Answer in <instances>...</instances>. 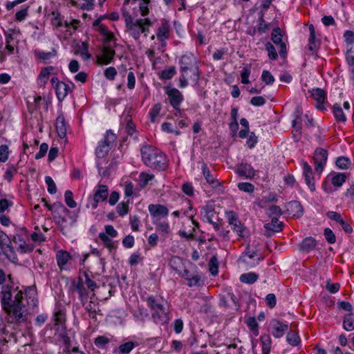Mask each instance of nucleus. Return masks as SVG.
Returning <instances> with one entry per match:
<instances>
[{
	"mask_svg": "<svg viewBox=\"0 0 354 354\" xmlns=\"http://www.w3.org/2000/svg\"><path fill=\"white\" fill-rule=\"evenodd\" d=\"M6 281L5 272L0 269V285H3L0 291V302L3 310L12 320H8V323L26 322L27 313L26 306L23 302L24 292L15 287L12 282L3 284Z\"/></svg>",
	"mask_w": 354,
	"mask_h": 354,
	"instance_id": "obj_1",
	"label": "nucleus"
},
{
	"mask_svg": "<svg viewBox=\"0 0 354 354\" xmlns=\"http://www.w3.org/2000/svg\"><path fill=\"white\" fill-rule=\"evenodd\" d=\"M141 156L144 164L153 169L162 171L167 167L168 160L166 155L154 147L143 146L141 148Z\"/></svg>",
	"mask_w": 354,
	"mask_h": 354,
	"instance_id": "obj_2",
	"label": "nucleus"
},
{
	"mask_svg": "<svg viewBox=\"0 0 354 354\" xmlns=\"http://www.w3.org/2000/svg\"><path fill=\"white\" fill-rule=\"evenodd\" d=\"M127 32L132 37L136 42L140 43L139 39L141 34L145 37L148 36L149 28L152 25L151 21L147 19H133L129 13H124Z\"/></svg>",
	"mask_w": 354,
	"mask_h": 354,
	"instance_id": "obj_3",
	"label": "nucleus"
},
{
	"mask_svg": "<svg viewBox=\"0 0 354 354\" xmlns=\"http://www.w3.org/2000/svg\"><path fill=\"white\" fill-rule=\"evenodd\" d=\"M180 71L182 74L189 76L194 84L199 82L201 71L199 68L197 58L192 53H187L179 59Z\"/></svg>",
	"mask_w": 354,
	"mask_h": 354,
	"instance_id": "obj_4",
	"label": "nucleus"
},
{
	"mask_svg": "<svg viewBox=\"0 0 354 354\" xmlns=\"http://www.w3.org/2000/svg\"><path fill=\"white\" fill-rule=\"evenodd\" d=\"M115 140V134H114L111 130H107L104 134V139L98 142L95 149V153L97 159L99 160L107 156Z\"/></svg>",
	"mask_w": 354,
	"mask_h": 354,
	"instance_id": "obj_5",
	"label": "nucleus"
},
{
	"mask_svg": "<svg viewBox=\"0 0 354 354\" xmlns=\"http://www.w3.org/2000/svg\"><path fill=\"white\" fill-rule=\"evenodd\" d=\"M194 268L191 270L187 268L179 275L187 281V286L189 287L200 286L203 283L202 272H199L196 266Z\"/></svg>",
	"mask_w": 354,
	"mask_h": 354,
	"instance_id": "obj_6",
	"label": "nucleus"
},
{
	"mask_svg": "<svg viewBox=\"0 0 354 354\" xmlns=\"http://www.w3.org/2000/svg\"><path fill=\"white\" fill-rule=\"evenodd\" d=\"M109 190L105 185H97L93 189V197L89 204L86 205L88 207L91 205L92 209H95L97 207L98 203L107 200L109 196Z\"/></svg>",
	"mask_w": 354,
	"mask_h": 354,
	"instance_id": "obj_7",
	"label": "nucleus"
},
{
	"mask_svg": "<svg viewBox=\"0 0 354 354\" xmlns=\"http://www.w3.org/2000/svg\"><path fill=\"white\" fill-rule=\"evenodd\" d=\"M51 83L55 89L57 97L59 101L64 100L68 93L75 86L73 83L71 82V85L67 84L64 82L59 81L57 77H53L51 79Z\"/></svg>",
	"mask_w": 354,
	"mask_h": 354,
	"instance_id": "obj_8",
	"label": "nucleus"
},
{
	"mask_svg": "<svg viewBox=\"0 0 354 354\" xmlns=\"http://www.w3.org/2000/svg\"><path fill=\"white\" fill-rule=\"evenodd\" d=\"M165 89L171 106L176 111L180 112V106L183 101V95L181 92L176 88L169 86H166Z\"/></svg>",
	"mask_w": 354,
	"mask_h": 354,
	"instance_id": "obj_9",
	"label": "nucleus"
},
{
	"mask_svg": "<svg viewBox=\"0 0 354 354\" xmlns=\"http://www.w3.org/2000/svg\"><path fill=\"white\" fill-rule=\"evenodd\" d=\"M328 151L323 148H317L314 153V162L315 171L321 174L326 164Z\"/></svg>",
	"mask_w": 354,
	"mask_h": 354,
	"instance_id": "obj_10",
	"label": "nucleus"
},
{
	"mask_svg": "<svg viewBox=\"0 0 354 354\" xmlns=\"http://www.w3.org/2000/svg\"><path fill=\"white\" fill-rule=\"evenodd\" d=\"M148 210L153 221L165 218L169 214V209L167 207L160 204H151L148 206Z\"/></svg>",
	"mask_w": 354,
	"mask_h": 354,
	"instance_id": "obj_11",
	"label": "nucleus"
},
{
	"mask_svg": "<svg viewBox=\"0 0 354 354\" xmlns=\"http://www.w3.org/2000/svg\"><path fill=\"white\" fill-rule=\"evenodd\" d=\"M200 214L203 221L212 223L216 214L214 201L212 200L207 201L205 205L201 207Z\"/></svg>",
	"mask_w": 354,
	"mask_h": 354,
	"instance_id": "obj_12",
	"label": "nucleus"
},
{
	"mask_svg": "<svg viewBox=\"0 0 354 354\" xmlns=\"http://www.w3.org/2000/svg\"><path fill=\"white\" fill-rule=\"evenodd\" d=\"M270 327L272 335L276 338L283 337L285 332L288 329V324L281 322L276 319L270 321Z\"/></svg>",
	"mask_w": 354,
	"mask_h": 354,
	"instance_id": "obj_13",
	"label": "nucleus"
},
{
	"mask_svg": "<svg viewBox=\"0 0 354 354\" xmlns=\"http://www.w3.org/2000/svg\"><path fill=\"white\" fill-rule=\"evenodd\" d=\"M326 215L327 218L339 223L346 233L351 234L353 232V227L347 221H344L341 214L334 211H329Z\"/></svg>",
	"mask_w": 354,
	"mask_h": 354,
	"instance_id": "obj_14",
	"label": "nucleus"
},
{
	"mask_svg": "<svg viewBox=\"0 0 354 354\" xmlns=\"http://www.w3.org/2000/svg\"><path fill=\"white\" fill-rule=\"evenodd\" d=\"M282 33L279 28H276L272 30L271 39L276 45H279V55L281 57H285L287 55L286 45L282 41Z\"/></svg>",
	"mask_w": 354,
	"mask_h": 354,
	"instance_id": "obj_15",
	"label": "nucleus"
},
{
	"mask_svg": "<svg viewBox=\"0 0 354 354\" xmlns=\"http://www.w3.org/2000/svg\"><path fill=\"white\" fill-rule=\"evenodd\" d=\"M115 55L114 47L104 46L102 48V55L97 57V63L100 65H107L113 61Z\"/></svg>",
	"mask_w": 354,
	"mask_h": 354,
	"instance_id": "obj_16",
	"label": "nucleus"
},
{
	"mask_svg": "<svg viewBox=\"0 0 354 354\" xmlns=\"http://www.w3.org/2000/svg\"><path fill=\"white\" fill-rule=\"evenodd\" d=\"M72 285L75 290L78 293L79 299L81 301V303L83 305H84L88 297V292L87 289L84 287L82 279L80 277H79L77 281H73Z\"/></svg>",
	"mask_w": 354,
	"mask_h": 354,
	"instance_id": "obj_17",
	"label": "nucleus"
},
{
	"mask_svg": "<svg viewBox=\"0 0 354 354\" xmlns=\"http://www.w3.org/2000/svg\"><path fill=\"white\" fill-rule=\"evenodd\" d=\"M303 175L305 178L306 184L308 185L310 191L315 190V179L313 176V170L311 167L308 164L307 162H301Z\"/></svg>",
	"mask_w": 354,
	"mask_h": 354,
	"instance_id": "obj_18",
	"label": "nucleus"
},
{
	"mask_svg": "<svg viewBox=\"0 0 354 354\" xmlns=\"http://www.w3.org/2000/svg\"><path fill=\"white\" fill-rule=\"evenodd\" d=\"M153 321L160 325H164L169 322V315L165 305L161 306L158 310H155L151 314Z\"/></svg>",
	"mask_w": 354,
	"mask_h": 354,
	"instance_id": "obj_19",
	"label": "nucleus"
},
{
	"mask_svg": "<svg viewBox=\"0 0 354 354\" xmlns=\"http://www.w3.org/2000/svg\"><path fill=\"white\" fill-rule=\"evenodd\" d=\"M186 263L187 261L185 259L177 256L172 257L169 260V266L178 275L187 268Z\"/></svg>",
	"mask_w": 354,
	"mask_h": 354,
	"instance_id": "obj_20",
	"label": "nucleus"
},
{
	"mask_svg": "<svg viewBox=\"0 0 354 354\" xmlns=\"http://www.w3.org/2000/svg\"><path fill=\"white\" fill-rule=\"evenodd\" d=\"M236 171L239 176H244L246 178L252 179L255 176V170L251 165L248 163L242 162L237 165Z\"/></svg>",
	"mask_w": 354,
	"mask_h": 354,
	"instance_id": "obj_21",
	"label": "nucleus"
},
{
	"mask_svg": "<svg viewBox=\"0 0 354 354\" xmlns=\"http://www.w3.org/2000/svg\"><path fill=\"white\" fill-rule=\"evenodd\" d=\"M311 97L317 102V108L318 109H324V102L326 98V93L320 88H313L310 91Z\"/></svg>",
	"mask_w": 354,
	"mask_h": 354,
	"instance_id": "obj_22",
	"label": "nucleus"
},
{
	"mask_svg": "<svg viewBox=\"0 0 354 354\" xmlns=\"http://www.w3.org/2000/svg\"><path fill=\"white\" fill-rule=\"evenodd\" d=\"M170 25L167 21H162L159 26L156 36L159 41H166L169 38Z\"/></svg>",
	"mask_w": 354,
	"mask_h": 354,
	"instance_id": "obj_23",
	"label": "nucleus"
},
{
	"mask_svg": "<svg viewBox=\"0 0 354 354\" xmlns=\"http://www.w3.org/2000/svg\"><path fill=\"white\" fill-rule=\"evenodd\" d=\"M286 209L289 214L294 216H301L303 208L301 203L297 201H292L286 205Z\"/></svg>",
	"mask_w": 354,
	"mask_h": 354,
	"instance_id": "obj_24",
	"label": "nucleus"
},
{
	"mask_svg": "<svg viewBox=\"0 0 354 354\" xmlns=\"http://www.w3.org/2000/svg\"><path fill=\"white\" fill-rule=\"evenodd\" d=\"M202 170L203 176L207 181V183H209L211 187L214 189H218L221 187V183L216 179L213 177L212 174L210 173V171L209 170L207 165L205 163L202 165Z\"/></svg>",
	"mask_w": 354,
	"mask_h": 354,
	"instance_id": "obj_25",
	"label": "nucleus"
},
{
	"mask_svg": "<svg viewBox=\"0 0 354 354\" xmlns=\"http://www.w3.org/2000/svg\"><path fill=\"white\" fill-rule=\"evenodd\" d=\"M57 133L60 138H64L66 136V124L64 115L59 114L55 121Z\"/></svg>",
	"mask_w": 354,
	"mask_h": 354,
	"instance_id": "obj_26",
	"label": "nucleus"
},
{
	"mask_svg": "<svg viewBox=\"0 0 354 354\" xmlns=\"http://www.w3.org/2000/svg\"><path fill=\"white\" fill-rule=\"evenodd\" d=\"M142 299L147 303L148 306L153 310H158L164 305L162 299H158L153 296H148L147 297H142Z\"/></svg>",
	"mask_w": 354,
	"mask_h": 354,
	"instance_id": "obj_27",
	"label": "nucleus"
},
{
	"mask_svg": "<svg viewBox=\"0 0 354 354\" xmlns=\"http://www.w3.org/2000/svg\"><path fill=\"white\" fill-rule=\"evenodd\" d=\"M71 256L69 252L64 250H59L56 254V260L59 268H62L71 259Z\"/></svg>",
	"mask_w": 354,
	"mask_h": 354,
	"instance_id": "obj_28",
	"label": "nucleus"
},
{
	"mask_svg": "<svg viewBox=\"0 0 354 354\" xmlns=\"http://www.w3.org/2000/svg\"><path fill=\"white\" fill-rule=\"evenodd\" d=\"M138 344L133 342L129 341L120 344L118 347L113 350V353L119 351L121 354H129Z\"/></svg>",
	"mask_w": 354,
	"mask_h": 354,
	"instance_id": "obj_29",
	"label": "nucleus"
},
{
	"mask_svg": "<svg viewBox=\"0 0 354 354\" xmlns=\"http://www.w3.org/2000/svg\"><path fill=\"white\" fill-rule=\"evenodd\" d=\"M316 245V241L313 237H306L299 245L300 250L304 252H308L312 250Z\"/></svg>",
	"mask_w": 354,
	"mask_h": 354,
	"instance_id": "obj_30",
	"label": "nucleus"
},
{
	"mask_svg": "<svg viewBox=\"0 0 354 354\" xmlns=\"http://www.w3.org/2000/svg\"><path fill=\"white\" fill-rule=\"evenodd\" d=\"M282 222L279 221L278 218H272L271 222L266 223L264 227L268 230L279 232L282 230Z\"/></svg>",
	"mask_w": 354,
	"mask_h": 354,
	"instance_id": "obj_31",
	"label": "nucleus"
},
{
	"mask_svg": "<svg viewBox=\"0 0 354 354\" xmlns=\"http://www.w3.org/2000/svg\"><path fill=\"white\" fill-rule=\"evenodd\" d=\"M42 201L45 203L46 208L52 212L55 213L56 211L64 213L68 212V209L62 203H55L53 205H50L45 199L43 198Z\"/></svg>",
	"mask_w": 354,
	"mask_h": 354,
	"instance_id": "obj_32",
	"label": "nucleus"
},
{
	"mask_svg": "<svg viewBox=\"0 0 354 354\" xmlns=\"http://www.w3.org/2000/svg\"><path fill=\"white\" fill-rule=\"evenodd\" d=\"M154 178V175L147 172H141L138 177V185L141 188L146 187Z\"/></svg>",
	"mask_w": 354,
	"mask_h": 354,
	"instance_id": "obj_33",
	"label": "nucleus"
},
{
	"mask_svg": "<svg viewBox=\"0 0 354 354\" xmlns=\"http://www.w3.org/2000/svg\"><path fill=\"white\" fill-rule=\"evenodd\" d=\"M261 342L262 344V354H270L272 344L270 337L268 335H263L261 336Z\"/></svg>",
	"mask_w": 354,
	"mask_h": 354,
	"instance_id": "obj_34",
	"label": "nucleus"
},
{
	"mask_svg": "<svg viewBox=\"0 0 354 354\" xmlns=\"http://www.w3.org/2000/svg\"><path fill=\"white\" fill-rule=\"evenodd\" d=\"M52 69L53 67H46L41 71L37 80L40 86H44L47 83Z\"/></svg>",
	"mask_w": 354,
	"mask_h": 354,
	"instance_id": "obj_35",
	"label": "nucleus"
},
{
	"mask_svg": "<svg viewBox=\"0 0 354 354\" xmlns=\"http://www.w3.org/2000/svg\"><path fill=\"white\" fill-rule=\"evenodd\" d=\"M343 328L347 331L354 329V314L351 313L346 315L343 320Z\"/></svg>",
	"mask_w": 354,
	"mask_h": 354,
	"instance_id": "obj_36",
	"label": "nucleus"
},
{
	"mask_svg": "<svg viewBox=\"0 0 354 354\" xmlns=\"http://www.w3.org/2000/svg\"><path fill=\"white\" fill-rule=\"evenodd\" d=\"M259 275L254 272H248L240 276V281L247 284H252L257 281Z\"/></svg>",
	"mask_w": 354,
	"mask_h": 354,
	"instance_id": "obj_37",
	"label": "nucleus"
},
{
	"mask_svg": "<svg viewBox=\"0 0 354 354\" xmlns=\"http://www.w3.org/2000/svg\"><path fill=\"white\" fill-rule=\"evenodd\" d=\"M333 112L335 119L337 121L343 122L346 121V117L339 104H335L333 105Z\"/></svg>",
	"mask_w": 354,
	"mask_h": 354,
	"instance_id": "obj_38",
	"label": "nucleus"
},
{
	"mask_svg": "<svg viewBox=\"0 0 354 354\" xmlns=\"http://www.w3.org/2000/svg\"><path fill=\"white\" fill-rule=\"evenodd\" d=\"M286 340L288 343L292 346H297L301 344L300 337L296 332L288 333L286 335Z\"/></svg>",
	"mask_w": 354,
	"mask_h": 354,
	"instance_id": "obj_39",
	"label": "nucleus"
},
{
	"mask_svg": "<svg viewBox=\"0 0 354 354\" xmlns=\"http://www.w3.org/2000/svg\"><path fill=\"white\" fill-rule=\"evenodd\" d=\"M35 54L38 59L46 61L55 57L57 54V51L54 48H53L50 52L35 50Z\"/></svg>",
	"mask_w": 354,
	"mask_h": 354,
	"instance_id": "obj_40",
	"label": "nucleus"
},
{
	"mask_svg": "<svg viewBox=\"0 0 354 354\" xmlns=\"http://www.w3.org/2000/svg\"><path fill=\"white\" fill-rule=\"evenodd\" d=\"M308 29L310 32L309 39H308V49L310 51H314L316 49V44H315V29L313 24H310L308 26Z\"/></svg>",
	"mask_w": 354,
	"mask_h": 354,
	"instance_id": "obj_41",
	"label": "nucleus"
},
{
	"mask_svg": "<svg viewBox=\"0 0 354 354\" xmlns=\"http://www.w3.org/2000/svg\"><path fill=\"white\" fill-rule=\"evenodd\" d=\"M0 247L6 255L8 252H12L11 241L6 235L0 239Z\"/></svg>",
	"mask_w": 354,
	"mask_h": 354,
	"instance_id": "obj_42",
	"label": "nucleus"
},
{
	"mask_svg": "<svg viewBox=\"0 0 354 354\" xmlns=\"http://www.w3.org/2000/svg\"><path fill=\"white\" fill-rule=\"evenodd\" d=\"M347 176L344 173L336 174L331 179L332 184L335 187H341L346 181Z\"/></svg>",
	"mask_w": 354,
	"mask_h": 354,
	"instance_id": "obj_43",
	"label": "nucleus"
},
{
	"mask_svg": "<svg viewBox=\"0 0 354 354\" xmlns=\"http://www.w3.org/2000/svg\"><path fill=\"white\" fill-rule=\"evenodd\" d=\"M282 214L280 207L277 205H271L266 210V214L271 218H278Z\"/></svg>",
	"mask_w": 354,
	"mask_h": 354,
	"instance_id": "obj_44",
	"label": "nucleus"
},
{
	"mask_svg": "<svg viewBox=\"0 0 354 354\" xmlns=\"http://www.w3.org/2000/svg\"><path fill=\"white\" fill-rule=\"evenodd\" d=\"M336 165L341 169H346L351 165V160L345 156H340L336 160Z\"/></svg>",
	"mask_w": 354,
	"mask_h": 354,
	"instance_id": "obj_45",
	"label": "nucleus"
},
{
	"mask_svg": "<svg viewBox=\"0 0 354 354\" xmlns=\"http://www.w3.org/2000/svg\"><path fill=\"white\" fill-rule=\"evenodd\" d=\"M153 223L156 225L157 230L162 232L165 234L169 233V225L167 222L158 220L153 221Z\"/></svg>",
	"mask_w": 354,
	"mask_h": 354,
	"instance_id": "obj_46",
	"label": "nucleus"
},
{
	"mask_svg": "<svg viewBox=\"0 0 354 354\" xmlns=\"http://www.w3.org/2000/svg\"><path fill=\"white\" fill-rule=\"evenodd\" d=\"M64 201L70 208H75L77 203L73 200V194L71 190H66L64 193Z\"/></svg>",
	"mask_w": 354,
	"mask_h": 354,
	"instance_id": "obj_47",
	"label": "nucleus"
},
{
	"mask_svg": "<svg viewBox=\"0 0 354 354\" xmlns=\"http://www.w3.org/2000/svg\"><path fill=\"white\" fill-rule=\"evenodd\" d=\"M246 324L255 335L259 334V326L254 317H249L246 321Z\"/></svg>",
	"mask_w": 354,
	"mask_h": 354,
	"instance_id": "obj_48",
	"label": "nucleus"
},
{
	"mask_svg": "<svg viewBox=\"0 0 354 354\" xmlns=\"http://www.w3.org/2000/svg\"><path fill=\"white\" fill-rule=\"evenodd\" d=\"M19 248L18 251L21 253L30 252L33 250V246L32 245L27 244L23 239L19 237Z\"/></svg>",
	"mask_w": 354,
	"mask_h": 354,
	"instance_id": "obj_49",
	"label": "nucleus"
},
{
	"mask_svg": "<svg viewBox=\"0 0 354 354\" xmlns=\"http://www.w3.org/2000/svg\"><path fill=\"white\" fill-rule=\"evenodd\" d=\"M176 71L175 67L172 66L167 69H165L162 71L160 74V79L167 80L171 79L174 75L176 74Z\"/></svg>",
	"mask_w": 354,
	"mask_h": 354,
	"instance_id": "obj_50",
	"label": "nucleus"
},
{
	"mask_svg": "<svg viewBox=\"0 0 354 354\" xmlns=\"http://www.w3.org/2000/svg\"><path fill=\"white\" fill-rule=\"evenodd\" d=\"M104 37V46H111L114 47L116 46L115 41V37L113 35L112 32L110 31L107 32L105 35L103 36Z\"/></svg>",
	"mask_w": 354,
	"mask_h": 354,
	"instance_id": "obj_51",
	"label": "nucleus"
},
{
	"mask_svg": "<svg viewBox=\"0 0 354 354\" xmlns=\"http://www.w3.org/2000/svg\"><path fill=\"white\" fill-rule=\"evenodd\" d=\"M161 109H162V105L160 103H157L153 106V107L151 109L149 113L151 122H155L156 118L160 113Z\"/></svg>",
	"mask_w": 354,
	"mask_h": 354,
	"instance_id": "obj_52",
	"label": "nucleus"
},
{
	"mask_svg": "<svg viewBox=\"0 0 354 354\" xmlns=\"http://www.w3.org/2000/svg\"><path fill=\"white\" fill-rule=\"evenodd\" d=\"M261 80L267 85H272L274 82V77L269 71L263 70L261 75Z\"/></svg>",
	"mask_w": 354,
	"mask_h": 354,
	"instance_id": "obj_53",
	"label": "nucleus"
},
{
	"mask_svg": "<svg viewBox=\"0 0 354 354\" xmlns=\"http://www.w3.org/2000/svg\"><path fill=\"white\" fill-rule=\"evenodd\" d=\"M45 183L47 185L48 192L50 194H54L57 192L56 185H55L53 179L50 176H47L45 177Z\"/></svg>",
	"mask_w": 354,
	"mask_h": 354,
	"instance_id": "obj_54",
	"label": "nucleus"
},
{
	"mask_svg": "<svg viewBox=\"0 0 354 354\" xmlns=\"http://www.w3.org/2000/svg\"><path fill=\"white\" fill-rule=\"evenodd\" d=\"M116 212L118 214V215L120 216H122V217H123L126 214H127V213L129 212L128 202H127V203H124V202L120 203L116 206Z\"/></svg>",
	"mask_w": 354,
	"mask_h": 354,
	"instance_id": "obj_55",
	"label": "nucleus"
},
{
	"mask_svg": "<svg viewBox=\"0 0 354 354\" xmlns=\"http://www.w3.org/2000/svg\"><path fill=\"white\" fill-rule=\"evenodd\" d=\"M237 187L239 190L246 193H252L254 191V186L250 183H239L237 185Z\"/></svg>",
	"mask_w": 354,
	"mask_h": 354,
	"instance_id": "obj_56",
	"label": "nucleus"
},
{
	"mask_svg": "<svg viewBox=\"0 0 354 354\" xmlns=\"http://www.w3.org/2000/svg\"><path fill=\"white\" fill-rule=\"evenodd\" d=\"M51 14L53 17L51 20L52 25L56 28L62 27L63 26V22L60 13L57 11H53Z\"/></svg>",
	"mask_w": 354,
	"mask_h": 354,
	"instance_id": "obj_57",
	"label": "nucleus"
},
{
	"mask_svg": "<svg viewBox=\"0 0 354 354\" xmlns=\"http://www.w3.org/2000/svg\"><path fill=\"white\" fill-rule=\"evenodd\" d=\"M110 342L109 339L105 336H98L95 339V345L99 348H104L106 345Z\"/></svg>",
	"mask_w": 354,
	"mask_h": 354,
	"instance_id": "obj_58",
	"label": "nucleus"
},
{
	"mask_svg": "<svg viewBox=\"0 0 354 354\" xmlns=\"http://www.w3.org/2000/svg\"><path fill=\"white\" fill-rule=\"evenodd\" d=\"M266 49L268 51V55L270 59L275 60L277 58L278 55L276 49L270 42H268L266 44Z\"/></svg>",
	"mask_w": 354,
	"mask_h": 354,
	"instance_id": "obj_59",
	"label": "nucleus"
},
{
	"mask_svg": "<svg viewBox=\"0 0 354 354\" xmlns=\"http://www.w3.org/2000/svg\"><path fill=\"white\" fill-rule=\"evenodd\" d=\"M258 142V138L254 132H250L246 141V145L249 149H253Z\"/></svg>",
	"mask_w": 354,
	"mask_h": 354,
	"instance_id": "obj_60",
	"label": "nucleus"
},
{
	"mask_svg": "<svg viewBox=\"0 0 354 354\" xmlns=\"http://www.w3.org/2000/svg\"><path fill=\"white\" fill-rule=\"evenodd\" d=\"M326 240L330 244H333L336 241V236L334 232L330 228H326L324 231Z\"/></svg>",
	"mask_w": 354,
	"mask_h": 354,
	"instance_id": "obj_61",
	"label": "nucleus"
},
{
	"mask_svg": "<svg viewBox=\"0 0 354 354\" xmlns=\"http://www.w3.org/2000/svg\"><path fill=\"white\" fill-rule=\"evenodd\" d=\"M104 75L107 80L112 81L115 78L117 71L115 68L109 66L104 70Z\"/></svg>",
	"mask_w": 354,
	"mask_h": 354,
	"instance_id": "obj_62",
	"label": "nucleus"
},
{
	"mask_svg": "<svg viewBox=\"0 0 354 354\" xmlns=\"http://www.w3.org/2000/svg\"><path fill=\"white\" fill-rule=\"evenodd\" d=\"M17 173V168L15 166L8 167L4 174V178L8 182H11L13 176Z\"/></svg>",
	"mask_w": 354,
	"mask_h": 354,
	"instance_id": "obj_63",
	"label": "nucleus"
},
{
	"mask_svg": "<svg viewBox=\"0 0 354 354\" xmlns=\"http://www.w3.org/2000/svg\"><path fill=\"white\" fill-rule=\"evenodd\" d=\"M100 239L103 241L104 244L109 248H115L114 242L104 232L99 234Z\"/></svg>",
	"mask_w": 354,
	"mask_h": 354,
	"instance_id": "obj_64",
	"label": "nucleus"
}]
</instances>
